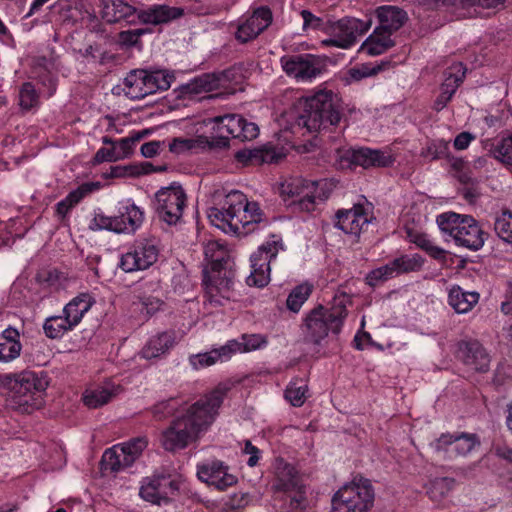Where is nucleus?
Returning a JSON list of instances; mask_svg holds the SVG:
<instances>
[{"instance_id":"6","label":"nucleus","mask_w":512,"mask_h":512,"mask_svg":"<svg viewBox=\"0 0 512 512\" xmlns=\"http://www.w3.org/2000/svg\"><path fill=\"white\" fill-rule=\"evenodd\" d=\"M374 498V489L369 480L354 479L333 495L330 512H370Z\"/></svg>"},{"instance_id":"50","label":"nucleus","mask_w":512,"mask_h":512,"mask_svg":"<svg viewBox=\"0 0 512 512\" xmlns=\"http://www.w3.org/2000/svg\"><path fill=\"white\" fill-rule=\"evenodd\" d=\"M398 276L393 261L370 271L366 276L368 285L375 287L378 284Z\"/></svg>"},{"instance_id":"58","label":"nucleus","mask_w":512,"mask_h":512,"mask_svg":"<svg viewBox=\"0 0 512 512\" xmlns=\"http://www.w3.org/2000/svg\"><path fill=\"white\" fill-rule=\"evenodd\" d=\"M116 220L114 216H106L101 212L95 213L89 223V229L92 231L109 230L116 233Z\"/></svg>"},{"instance_id":"62","label":"nucleus","mask_w":512,"mask_h":512,"mask_svg":"<svg viewBox=\"0 0 512 512\" xmlns=\"http://www.w3.org/2000/svg\"><path fill=\"white\" fill-rule=\"evenodd\" d=\"M147 32L148 30L143 28L121 31L118 35V39L123 45L134 46L139 42L140 37Z\"/></svg>"},{"instance_id":"20","label":"nucleus","mask_w":512,"mask_h":512,"mask_svg":"<svg viewBox=\"0 0 512 512\" xmlns=\"http://www.w3.org/2000/svg\"><path fill=\"white\" fill-rule=\"evenodd\" d=\"M205 297L210 304L223 305L225 301L234 297L233 280L231 272H213L211 276L204 275Z\"/></svg>"},{"instance_id":"36","label":"nucleus","mask_w":512,"mask_h":512,"mask_svg":"<svg viewBox=\"0 0 512 512\" xmlns=\"http://www.w3.org/2000/svg\"><path fill=\"white\" fill-rule=\"evenodd\" d=\"M205 259L210 263L213 272H220L229 259L227 247L217 241L211 240L204 247Z\"/></svg>"},{"instance_id":"28","label":"nucleus","mask_w":512,"mask_h":512,"mask_svg":"<svg viewBox=\"0 0 512 512\" xmlns=\"http://www.w3.org/2000/svg\"><path fill=\"white\" fill-rule=\"evenodd\" d=\"M175 333L165 331L152 336L140 351V356L146 360L158 359L165 356L175 345Z\"/></svg>"},{"instance_id":"21","label":"nucleus","mask_w":512,"mask_h":512,"mask_svg":"<svg viewBox=\"0 0 512 512\" xmlns=\"http://www.w3.org/2000/svg\"><path fill=\"white\" fill-rule=\"evenodd\" d=\"M280 62L287 75L301 81L311 80L321 72L317 58L311 54L283 56Z\"/></svg>"},{"instance_id":"32","label":"nucleus","mask_w":512,"mask_h":512,"mask_svg":"<svg viewBox=\"0 0 512 512\" xmlns=\"http://www.w3.org/2000/svg\"><path fill=\"white\" fill-rule=\"evenodd\" d=\"M22 350L20 334L12 327L5 329L0 335V362L16 359Z\"/></svg>"},{"instance_id":"23","label":"nucleus","mask_w":512,"mask_h":512,"mask_svg":"<svg viewBox=\"0 0 512 512\" xmlns=\"http://www.w3.org/2000/svg\"><path fill=\"white\" fill-rule=\"evenodd\" d=\"M271 22V10L268 7H259L238 25L235 38L242 44L247 43L261 34Z\"/></svg>"},{"instance_id":"17","label":"nucleus","mask_w":512,"mask_h":512,"mask_svg":"<svg viewBox=\"0 0 512 512\" xmlns=\"http://www.w3.org/2000/svg\"><path fill=\"white\" fill-rule=\"evenodd\" d=\"M479 444L477 436L469 433L442 434L433 444L435 451L452 460L468 455Z\"/></svg>"},{"instance_id":"5","label":"nucleus","mask_w":512,"mask_h":512,"mask_svg":"<svg viewBox=\"0 0 512 512\" xmlns=\"http://www.w3.org/2000/svg\"><path fill=\"white\" fill-rule=\"evenodd\" d=\"M347 310L343 299L336 298L335 304L330 309L322 306L311 310L304 321V338L307 342L320 344L326 338L329 331L339 333Z\"/></svg>"},{"instance_id":"46","label":"nucleus","mask_w":512,"mask_h":512,"mask_svg":"<svg viewBox=\"0 0 512 512\" xmlns=\"http://www.w3.org/2000/svg\"><path fill=\"white\" fill-rule=\"evenodd\" d=\"M494 230L496 234L504 242L512 246V212L509 210L502 211L496 216L494 222Z\"/></svg>"},{"instance_id":"2","label":"nucleus","mask_w":512,"mask_h":512,"mask_svg":"<svg viewBox=\"0 0 512 512\" xmlns=\"http://www.w3.org/2000/svg\"><path fill=\"white\" fill-rule=\"evenodd\" d=\"M211 223L225 233L247 234L262 221L263 213L258 203L249 202L241 191L232 190L223 201L221 208H210Z\"/></svg>"},{"instance_id":"33","label":"nucleus","mask_w":512,"mask_h":512,"mask_svg":"<svg viewBox=\"0 0 512 512\" xmlns=\"http://www.w3.org/2000/svg\"><path fill=\"white\" fill-rule=\"evenodd\" d=\"M391 33L376 28L374 32L362 43L360 51L370 56H377L394 46Z\"/></svg>"},{"instance_id":"13","label":"nucleus","mask_w":512,"mask_h":512,"mask_svg":"<svg viewBox=\"0 0 512 512\" xmlns=\"http://www.w3.org/2000/svg\"><path fill=\"white\" fill-rule=\"evenodd\" d=\"M281 194L289 206L310 212L315 208L318 194V182L301 178L291 179L282 185Z\"/></svg>"},{"instance_id":"64","label":"nucleus","mask_w":512,"mask_h":512,"mask_svg":"<svg viewBox=\"0 0 512 512\" xmlns=\"http://www.w3.org/2000/svg\"><path fill=\"white\" fill-rule=\"evenodd\" d=\"M195 143L196 140L193 139L175 138L169 144V150L173 153L180 154L194 148Z\"/></svg>"},{"instance_id":"52","label":"nucleus","mask_w":512,"mask_h":512,"mask_svg":"<svg viewBox=\"0 0 512 512\" xmlns=\"http://www.w3.org/2000/svg\"><path fill=\"white\" fill-rule=\"evenodd\" d=\"M449 152V142L441 139L430 142L421 155L429 160H438L449 158Z\"/></svg>"},{"instance_id":"47","label":"nucleus","mask_w":512,"mask_h":512,"mask_svg":"<svg viewBox=\"0 0 512 512\" xmlns=\"http://www.w3.org/2000/svg\"><path fill=\"white\" fill-rule=\"evenodd\" d=\"M466 215H460L454 212H448L440 214L437 217V224L440 230L449 235L452 239H454L456 235V231L460 228L462 220Z\"/></svg>"},{"instance_id":"41","label":"nucleus","mask_w":512,"mask_h":512,"mask_svg":"<svg viewBox=\"0 0 512 512\" xmlns=\"http://www.w3.org/2000/svg\"><path fill=\"white\" fill-rule=\"evenodd\" d=\"M455 481L449 477H439L430 480L427 494L434 502H441L452 491Z\"/></svg>"},{"instance_id":"18","label":"nucleus","mask_w":512,"mask_h":512,"mask_svg":"<svg viewBox=\"0 0 512 512\" xmlns=\"http://www.w3.org/2000/svg\"><path fill=\"white\" fill-rule=\"evenodd\" d=\"M336 219V227L344 233L359 236L375 218L369 205L355 204L350 209L339 210Z\"/></svg>"},{"instance_id":"4","label":"nucleus","mask_w":512,"mask_h":512,"mask_svg":"<svg viewBox=\"0 0 512 512\" xmlns=\"http://www.w3.org/2000/svg\"><path fill=\"white\" fill-rule=\"evenodd\" d=\"M48 381L45 376L34 371H23L19 374L7 375L4 387L11 405L23 413H31L39 407L38 398L46 390Z\"/></svg>"},{"instance_id":"51","label":"nucleus","mask_w":512,"mask_h":512,"mask_svg":"<svg viewBox=\"0 0 512 512\" xmlns=\"http://www.w3.org/2000/svg\"><path fill=\"white\" fill-rule=\"evenodd\" d=\"M39 104V95L30 82L22 84L19 90V105L23 110H30Z\"/></svg>"},{"instance_id":"54","label":"nucleus","mask_w":512,"mask_h":512,"mask_svg":"<svg viewBox=\"0 0 512 512\" xmlns=\"http://www.w3.org/2000/svg\"><path fill=\"white\" fill-rule=\"evenodd\" d=\"M242 342H238L236 340L228 341L227 344H236L237 349L233 350V354L235 353H243L249 352L256 349H259L262 345L266 343L265 339L261 335H243Z\"/></svg>"},{"instance_id":"59","label":"nucleus","mask_w":512,"mask_h":512,"mask_svg":"<svg viewBox=\"0 0 512 512\" xmlns=\"http://www.w3.org/2000/svg\"><path fill=\"white\" fill-rule=\"evenodd\" d=\"M98 188L97 183H84L80 185L77 189L71 191L66 197L65 200L75 207L82 199H84L87 195L93 192Z\"/></svg>"},{"instance_id":"30","label":"nucleus","mask_w":512,"mask_h":512,"mask_svg":"<svg viewBox=\"0 0 512 512\" xmlns=\"http://www.w3.org/2000/svg\"><path fill=\"white\" fill-rule=\"evenodd\" d=\"M378 28L393 33L400 29L407 19L406 12L396 6H382L377 9Z\"/></svg>"},{"instance_id":"49","label":"nucleus","mask_w":512,"mask_h":512,"mask_svg":"<svg viewBox=\"0 0 512 512\" xmlns=\"http://www.w3.org/2000/svg\"><path fill=\"white\" fill-rule=\"evenodd\" d=\"M392 261L398 275L419 271L424 263L423 258L418 254L402 255Z\"/></svg>"},{"instance_id":"63","label":"nucleus","mask_w":512,"mask_h":512,"mask_svg":"<svg viewBox=\"0 0 512 512\" xmlns=\"http://www.w3.org/2000/svg\"><path fill=\"white\" fill-rule=\"evenodd\" d=\"M119 161V156L117 153L116 146L111 148H100L96 154L94 155V162L95 163H102V162H116Z\"/></svg>"},{"instance_id":"53","label":"nucleus","mask_w":512,"mask_h":512,"mask_svg":"<svg viewBox=\"0 0 512 512\" xmlns=\"http://www.w3.org/2000/svg\"><path fill=\"white\" fill-rule=\"evenodd\" d=\"M145 134L146 132H134L130 136L120 139L116 144L119 160L128 158L133 153L135 145Z\"/></svg>"},{"instance_id":"37","label":"nucleus","mask_w":512,"mask_h":512,"mask_svg":"<svg viewBox=\"0 0 512 512\" xmlns=\"http://www.w3.org/2000/svg\"><path fill=\"white\" fill-rule=\"evenodd\" d=\"M237 348V345L225 344L218 349H213L206 353H200L196 355L192 360V364L195 368H204L215 364L219 360L229 359L233 355V350Z\"/></svg>"},{"instance_id":"44","label":"nucleus","mask_w":512,"mask_h":512,"mask_svg":"<svg viewBox=\"0 0 512 512\" xmlns=\"http://www.w3.org/2000/svg\"><path fill=\"white\" fill-rule=\"evenodd\" d=\"M313 290V286L308 283H303L296 286L288 295L286 305L287 308L297 313L305 301L309 298Z\"/></svg>"},{"instance_id":"1","label":"nucleus","mask_w":512,"mask_h":512,"mask_svg":"<svg viewBox=\"0 0 512 512\" xmlns=\"http://www.w3.org/2000/svg\"><path fill=\"white\" fill-rule=\"evenodd\" d=\"M228 388L217 386L210 393L191 405L185 413L177 416L162 432L161 443L166 451L174 452L186 448L198 434L215 419Z\"/></svg>"},{"instance_id":"57","label":"nucleus","mask_w":512,"mask_h":512,"mask_svg":"<svg viewBox=\"0 0 512 512\" xmlns=\"http://www.w3.org/2000/svg\"><path fill=\"white\" fill-rule=\"evenodd\" d=\"M494 156L504 164L512 165V133L503 138L502 141L494 148Z\"/></svg>"},{"instance_id":"8","label":"nucleus","mask_w":512,"mask_h":512,"mask_svg":"<svg viewBox=\"0 0 512 512\" xmlns=\"http://www.w3.org/2000/svg\"><path fill=\"white\" fill-rule=\"evenodd\" d=\"M211 121L214 123L213 130L218 139L216 141L207 140L210 147H227L229 139L250 141L259 134L258 126L253 122H248L239 114L216 116Z\"/></svg>"},{"instance_id":"61","label":"nucleus","mask_w":512,"mask_h":512,"mask_svg":"<svg viewBox=\"0 0 512 512\" xmlns=\"http://www.w3.org/2000/svg\"><path fill=\"white\" fill-rule=\"evenodd\" d=\"M301 16L303 19V29H313V30H324L326 25L329 22H325L322 18L315 16L308 10H302Z\"/></svg>"},{"instance_id":"56","label":"nucleus","mask_w":512,"mask_h":512,"mask_svg":"<svg viewBox=\"0 0 512 512\" xmlns=\"http://www.w3.org/2000/svg\"><path fill=\"white\" fill-rule=\"evenodd\" d=\"M178 406L179 401L175 398H170L156 403L151 410L155 419L162 420L172 415Z\"/></svg>"},{"instance_id":"16","label":"nucleus","mask_w":512,"mask_h":512,"mask_svg":"<svg viewBox=\"0 0 512 512\" xmlns=\"http://www.w3.org/2000/svg\"><path fill=\"white\" fill-rule=\"evenodd\" d=\"M197 476L200 481L219 491H225L238 483L237 476L232 474L229 466L220 460L198 464Z\"/></svg>"},{"instance_id":"35","label":"nucleus","mask_w":512,"mask_h":512,"mask_svg":"<svg viewBox=\"0 0 512 512\" xmlns=\"http://www.w3.org/2000/svg\"><path fill=\"white\" fill-rule=\"evenodd\" d=\"M478 301L477 292L464 291L460 286H453L449 291L448 302L457 313L469 312Z\"/></svg>"},{"instance_id":"45","label":"nucleus","mask_w":512,"mask_h":512,"mask_svg":"<svg viewBox=\"0 0 512 512\" xmlns=\"http://www.w3.org/2000/svg\"><path fill=\"white\" fill-rule=\"evenodd\" d=\"M115 395L113 389L108 387H100L91 391H86L83 400L89 408H98L107 404Z\"/></svg>"},{"instance_id":"26","label":"nucleus","mask_w":512,"mask_h":512,"mask_svg":"<svg viewBox=\"0 0 512 512\" xmlns=\"http://www.w3.org/2000/svg\"><path fill=\"white\" fill-rule=\"evenodd\" d=\"M137 13L135 7L124 2V0H102V18L108 23L126 21L133 24L136 22Z\"/></svg>"},{"instance_id":"38","label":"nucleus","mask_w":512,"mask_h":512,"mask_svg":"<svg viewBox=\"0 0 512 512\" xmlns=\"http://www.w3.org/2000/svg\"><path fill=\"white\" fill-rule=\"evenodd\" d=\"M74 328V325L64 314L50 316L45 319L43 324L44 333L50 339H60L66 332Z\"/></svg>"},{"instance_id":"7","label":"nucleus","mask_w":512,"mask_h":512,"mask_svg":"<svg viewBox=\"0 0 512 512\" xmlns=\"http://www.w3.org/2000/svg\"><path fill=\"white\" fill-rule=\"evenodd\" d=\"M272 489L286 494V501L289 502L286 512L303 511L306 508L305 485L291 464L283 460L276 461Z\"/></svg>"},{"instance_id":"31","label":"nucleus","mask_w":512,"mask_h":512,"mask_svg":"<svg viewBox=\"0 0 512 512\" xmlns=\"http://www.w3.org/2000/svg\"><path fill=\"white\" fill-rule=\"evenodd\" d=\"M147 70L134 69L124 79V92L131 99H143L149 95L147 86Z\"/></svg>"},{"instance_id":"27","label":"nucleus","mask_w":512,"mask_h":512,"mask_svg":"<svg viewBox=\"0 0 512 512\" xmlns=\"http://www.w3.org/2000/svg\"><path fill=\"white\" fill-rule=\"evenodd\" d=\"M183 13V9L179 7L152 5L147 9L138 11L137 19L144 24L159 25L180 18Z\"/></svg>"},{"instance_id":"24","label":"nucleus","mask_w":512,"mask_h":512,"mask_svg":"<svg viewBox=\"0 0 512 512\" xmlns=\"http://www.w3.org/2000/svg\"><path fill=\"white\" fill-rule=\"evenodd\" d=\"M484 235L485 233L477 221L473 217L466 215L453 240L458 246L476 251L484 245Z\"/></svg>"},{"instance_id":"15","label":"nucleus","mask_w":512,"mask_h":512,"mask_svg":"<svg viewBox=\"0 0 512 512\" xmlns=\"http://www.w3.org/2000/svg\"><path fill=\"white\" fill-rule=\"evenodd\" d=\"M277 255L274 244L267 243L258 248L250 257L251 271L246 279L249 286L262 288L270 281V264Z\"/></svg>"},{"instance_id":"60","label":"nucleus","mask_w":512,"mask_h":512,"mask_svg":"<svg viewBox=\"0 0 512 512\" xmlns=\"http://www.w3.org/2000/svg\"><path fill=\"white\" fill-rule=\"evenodd\" d=\"M98 188L97 183H84L80 185L77 189L71 191L66 197L65 200L75 207L82 199H84L87 195L93 192Z\"/></svg>"},{"instance_id":"48","label":"nucleus","mask_w":512,"mask_h":512,"mask_svg":"<svg viewBox=\"0 0 512 512\" xmlns=\"http://www.w3.org/2000/svg\"><path fill=\"white\" fill-rule=\"evenodd\" d=\"M307 384L303 380H295L289 383L285 390V398L293 406L300 407L306 400Z\"/></svg>"},{"instance_id":"22","label":"nucleus","mask_w":512,"mask_h":512,"mask_svg":"<svg viewBox=\"0 0 512 512\" xmlns=\"http://www.w3.org/2000/svg\"><path fill=\"white\" fill-rule=\"evenodd\" d=\"M458 355L469 371L486 373L490 368L491 357L477 340L461 341L458 345Z\"/></svg>"},{"instance_id":"11","label":"nucleus","mask_w":512,"mask_h":512,"mask_svg":"<svg viewBox=\"0 0 512 512\" xmlns=\"http://www.w3.org/2000/svg\"><path fill=\"white\" fill-rule=\"evenodd\" d=\"M147 445L148 441L145 437H137L128 442L114 445L107 449L102 456L104 469L119 472L132 466Z\"/></svg>"},{"instance_id":"19","label":"nucleus","mask_w":512,"mask_h":512,"mask_svg":"<svg viewBox=\"0 0 512 512\" xmlns=\"http://www.w3.org/2000/svg\"><path fill=\"white\" fill-rule=\"evenodd\" d=\"M180 481L166 475H157L148 479L140 488V496L151 503H167L170 496L179 490Z\"/></svg>"},{"instance_id":"25","label":"nucleus","mask_w":512,"mask_h":512,"mask_svg":"<svg viewBox=\"0 0 512 512\" xmlns=\"http://www.w3.org/2000/svg\"><path fill=\"white\" fill-rule=\"evenodd\" d=\"M114 219L116 233H133L142 225L144 212L134 203L127 201L121 204Z\"/></svg>"},{"instance_id":"34","label":"nucleus","mask_w":512,"mask_h":512,"mask_svg":"<svg viewBox=\"0 0 512 512\" xmlns=\"http://www.w3.org/2000/svg\"><path fill=\"white\" fill-rule=\"evenodd\" d=\"M94 303L93 298L88 293H80L63 308V314L76 327L83 316L90 310Z\"/></svg>"},{"instance_id":"9","label":"nucleus","mask_w":512,"mask_h":512,"mask_svg":"<svg viewBox=\"0 0 512 512\" xmlns=\"http://www.w3.org/2000/svg\"><path fill=\"white\" fill-rule=\"evenodd\" d=\"M370 26L371 21H363L352 17L329 22L325 27V32L329 37L322 40V45L348 49L355 44L359 36L370 29Z\"/></svg>"},{"instance_id":"12","label":"nucleus","mask_w":512,"mask_h":512,"mask_svg":"<svg viewBox=\"0 0 512 512\" xmlns=\"http://www.w3.org/2000/svg\"><path fill=\"white\" fill-rule=\"evenodd\" d=\"M395 161L387 151L367 147L349 148L338 151V162L341 168L352 169L360 166L364 169L372 167H388Z\"/></svg>"},{"instance_id":"40","label":"nucleus","mask_w":512,"mask_h":512,"mask_svg":"<svg viewBox=\"0 0 512 512\" xmlns=\"http://www.w3.org/2000/svg\"><path fill=\"white\" fill-rule=\"evenodd\" d=\"M466 74V68L461 62L451 64L444 71V80L441 85V90H446L455 93L457 88L462 83Z\"/></svg>"},{"instance_id":"39","label":"nucleus","mask_w":512,"mask_h":512,"mask_svg":"<svg viewBox=\"0 0 512 512\" xmlns=\"http://www.w3.org/2000/svg\"><path fill=\"white\" fill-rule=\"evenodd\" d=\"M218 86V79L211 74H203L182 86V93L185 95H198L209 92Z\"/></svg>"},{"instance_id":"10","label":"nucleus","mask_w":512,"mask_h":512,"mask_svg":"<svg viewBox=\"0 0 512 512\" xmlns=\"http://www.w3.org/2000/svg\"><path fill=\"white\" fill-rule=\"evenodd\" d=\"M186 193L182 186L173 182L155 194V210L160 220L175 225L181 219L186 206Z\"/></svg>"},{"instance_id":"29","label":"nucleus","mask_w":512,"mask_h":512,"mask_svg":"<svg viewBox=\"0 0 512 512\" xmlns=\"http://www.w3.org/2000/svg\"><path fill=\"white\" fill-rule=\"evenodd\" d=\"M284 154L273 145L267 144L256 149H244L236 153L239 162H251L253 164L276 163Z\"/></svg>"},{"instance_id":"43","label":"nucleus","mask_w":512,"mask_h":512,"mask_svg":"<svg viewBox=\"0 0 512 512\" xmlns=\"http://www.w3.org/2000/svg\"><path fill=\"white\" fill-rule=\"evenodd\" d=\"M384 64L364 63L350 68L345 75V82L351 84L374 76L383 70Z\"/></svg>"},{"instance_id":"55","label":"nucleus","mask_w":512,"mask_h":512,"mask_svg":"<svg viewBox=\"0 0 512 512\" xmlns=\"http://www.w3.org/2000/svg\"><path fill=\"white\" fill-rule=\"evenodd\" d=\"M414 243L434 259L444 260L446 258V251L436 246L426 235H417Z\"/></svg>"},{"instance_id":"14","label":"nucleus","mask_w":512,"mask_h":512,"mask_svg":"<svg viewBox=\"0 0 512 512\" xmlns=\"http://www.w3.org/2000/svg\"><path fill=\"white\" fill-rule=\"evenodd\" d=\"M158 255L159 250L153 242L138 241L122 254L119 266L125 272L145 270L157 261Z\"/></svg>"},{"instance_id":"42","label":"nucleus","mask_w":512,"mask_h":512,"mask_svg":"<svg viewBox=\"0 0 512 512\" xmlns=\"http://www.w3.org/2000/svg\"><path fill=\"white\" fill-rule=\"evenodd\" d=\"M147 86L149 95L154 94L158 91H166L170 88L172 81L174 80L173 75L169 74L164 70H147Z\"/></svg>"},{"instance_id":"3","label":"nucleus","mask_w":512,"mask_h":512,"mask_svg":"<svg viewBox=\"0 0 512 512\" xmlns=\"http://www.w3.org/2000/svg\"><path fill=\"white\" fill-rule=\"evenodd\" d=\"M340 120L341 111L337 94L332 90L320 89L304 99L301 112L293 125V133L302 129L309 133L319 132L336 126Z\"/></svg>"}]
</instances>
